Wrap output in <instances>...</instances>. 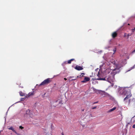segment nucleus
<instances>
[{"mask_svg": "<svg viewBox=\"0 0 135 135\" xmlns=\"http://www.w3.org/2000/svg\"><path fill=\"white\" fill-rule=\"evenodd\" d=\"M107 65L110 66L111 69V66H114L115 69L113 70L110 74V76L108 78H107L106 80L109 82L110 83L113 84V81L114 80V75L116 74L119 73V72L118 65L115 63V61L112 62H108L107 63Z\"/></svg>", "mask_w": 135, "mask_h": 135, "instance_id": "obj_1", "label": "nucleus"}, {"mask_svg": "<svg viewBox=\"0 0 135 135\" xmlns=\"http://www.w3.org/2000/svg\"><path fill=\"white\" fill-rule=\"evenodd\" d=\"M122 89H123L124 90L123 93L124 95L126 94H128L129 91H130V93H131V90L132 89L131 86L129 87H124L121 88Z\"/></svg>", "mask_w": 135, "mask_h": 135, "instance_id": "obj_2", "label": "nucleus"}, {"mask_svg": "<svg viewBox=\"0 0 135 135\" xmlns=\"http://www.w3.org/2000/svg\"><path fill=\"white\" fill-rule=\"evenodd\" d=\"M28 115L29 116L31 117L32 118L33 117V115L31 112V110L29 109L26 110V113L24 115V116L25 117H28Z\"/></svg>", "mask_w": 135, "mask_h": 135, "instance_id": "obj_3", "label": "nucleus"}, {"mask_svg": "<svg viewBox=\"0 0 135 135\" xmlns=\"http://www.w3.org/2000/svg\"><path fill=\"white\" fill-rule=\"evenodd\" d=\"M52 81V79L48 78L44 80L40 84H45L50 83Z\"/></svg>", "mask_w": 135, "mask_h": 135, "instance_id": "obj_4", "label": "nucleus"}, {"mask_svg": "<svg viewBox=\"0 0 135 135\" xmlns=\"http://www.w3.org/2000/svg\"><path fill=\"white\" fill-rule=\"evenodd\" d=\"M129 91L128 94H126V97L123 100L126 103H127V101L126 100L131 97L132 95L131 93H130V91Z\"/></svg>", "mask_w": 135, "mask_h": 135, "instance_id": "obj_5", "label": "nucleus"}, {"mask_svg": "<svg viewBox=\"0 0 135 135\" xmlns=\"http://www.w3.org/2000/svg\"><path fill=\"white\" fill-rule=\"evenodd\" d=\"M93 90L96 92L97 94H103V91H102L101 90H99L95 89L94 88H92Z\"/></svg>", "mask_w": 135, "mask_h": 135, "instance_id": "obj_6", "label": "nucleus"}, {"mask_svg": "<svg viewBox=\"0 0 135 135\" xmlns=\"http://www.w3.org/2000/svg\"><path fill=\"white\" fill-rule=\"evenodd\" d=\"M75 69L78 70H81L83 69V68L82 66H81L78 65H77L75 68Z\"/></svg>", "mask_w": 135, "mask_h": 135, "instance_id": "obj_7", "label": "nucleus"}, {"mask_svg": "<svg viewBox=\"0 0 135 135\" xmlns=\"http://www.w3.org/2000/svg\"><path fill=\"white\" fill-rule=\"evenodd\" d=\"M56 103H58V105H56V106H57L58 107H60L61 106V105L62 104V101L61 100H59L56 101L55 102Z\"/></svg>", "mask_w": 135, "mask_h": 135, "instance_id": "obj_8", "label": "nucleus"}, {"mask_svg": "<svg viewBox=\"0 0 135 135\" xmlns=\"http://www.w3.org/2000/svg\"><path fill=\"white\" fill-rule=\"evenodd\" d=\"M90 80V78L89 77H85L83 80L81 82L83 83H85L86 82L89 81Z\"/></svg>", "mask_w": 135, "mask_h": 135, "instance_id": "obj_9", "label": "nucleus"}, {"mask_svg": "<svg viewBox=\"0 0 135 135\" xmlns=\"http://www.w3.org/2000/svg\"><path fill=\"white\" fill-rule=\"evenodd\" d=\"M117 35V33L116 32H114L112 33V37L113 38H114L116 37Z\"/></svg>", "mask_w": 135, "mask_h": 135, "instance_id": "obj_10", "label": "nucleus"}, {"mask_svg": "<svg viewBox=\"0 0 135 135\" xmlns=\"http://www.w3.org/2000/svg\"><path fill=\"white\" fill-rule=\"evenodd\" d=\"M103 94L105 95V96H106V97H111V96L108 93H107L103 91Z\"/></svg>", "mask_w": 135, "mask_h": 135, "instance_id": "obj_11", "label": "nucleus"}, {"mask_svg": "<svg viewBox=\"0 0 135 135\" xmlns=\"http://www.w3.org/2000/svg\"><path fill=\"white\" fill-rule=\"evenodd\" d=\"M9 130H12L13 132L15 133H17L16 132L15 130L13 128V127L11 126L8 128Z\"/></svg>", "mask_w": 135, "mask_h": 135, "instance_id": "obj_12", "label": "nucleus"}, {"mask_svg": "<svg viewBox=\"0 0 135 135\" xmlns=\"http://www.w3.org/2000/svg\"><path fill=\"white\" fill-rule=\"evenodd\" d=\"M34 91H32L31 92H30L28 94V96L30 97L32 95L34 94Z\"/></svg>", "mask_w": 135, "mask_h": 135, "instance_id": "obj_13", "label": "nucleus"}, {"mask_svg": "<svg viewBox=\"0 0 135 135\" xmlns=\"http://www.w3.org/2000/svg\"><path fill=\"white\" fill-rule=\"evenodd\" d=\"M85 74V73H80V74L78 76V77H83L84 75Z\"/></svg>", "mask_w": 135, "mask_h": 135, "instance_id": "obj_14", "label": "nucleus"}, {"mask_svg": "<svg viewBox=\"0 0 135 135\" xmlns=\"http://www.w3.org/2000/svg\"><path fill=\"white\" fill-rule=\"evenodd\" d=\"M116 109V107H114L113 108H112V109L109 110L108 111V112H111L114 110H115Z\"/></svg>", "mask_w": 135, "mask_h": 135, "instance_id": "obj_15", "label": "nucleus"}, {"mask_svg": "<svg viewBox=\"0 0 135 135\" xmlns=\"http://www.w3.org/2000/svg\"><path fill=\"white\" fill-rule=\"evenodd\" d=\"M132 119L130 120V122H127V124L126 125V127H127L129 124H131L132 123Z\"/></svg>", "mask_w": 135, "mask_h": 135, "instance_id": "obj_16", "label": "nucleus"}, {"mask_svg": "<svg viewBox=\"0 0 135 135\" xmlns=\"http://www.w3.org/2000/svg\"><path fill=\"white\" fill-rule=\"evenodd\" d=\"M74 60V59H71L70 60L68 61V64H70L71 63L72 61H73Z\"/></svg>", "mask_w": 135, "mask_h": 135, "instance_id": "obj_17", "label": "nucleus"}, {"mask_svg": "<svg viewBox=\"0 0 135 135\" xmlns=\"http://www.w3.org/2000/svg\"><path fill=\"white\" fill-rule=\"evenodd\" d=\"M20 95L21 96H23L25 95V94L24 93H23L22 92L20 91L19 92Z\"/></svg>", "mask_w": 135, "mask_h": 135, "instance_id": "obj_18", "label": "nucleus"}, {"mask_svg": "<svg viewBox=\"0 0 135 135\" xmlns=\"http://www.w3.org/2000/svg\"><path fill=\"white\" fill-rule=\"evenodd\" d=\"M99 80H106L105 78H100Z\"/></svg>", "mask_w": 135, "mask_h": 135, "instance_id": "obj_19", "label": "nucleus"}, {"mask_svg": "<svg viewBox=\"0 0 135 135\" xmlns=\"http://www.w3.org/2000/svg\"><path fill=\"white\" fill-rule=\"evenodd\" d=\"M110 70L109 69H107L106 70V72L107 73H110L109 71Z\"/></svg>", "mask_w": 135, "mask_h": 135, "instance_id": "obj_20", "label": "nucleus"}, {"mask_svg": "<svg viewBox=\"0 0 135 135\" xmlns=\"http://www.w3.org/2000/svg\"><path fill=\"white\" fill-rule=\"evenodd\" d=\"M116 48H115L113 50V51H114V52L113 53V54H114L115 52H116Z\"/></svg>", "mask_w": 135, "mask_h": 135, "instance_id": "obj_21", "label": "nucleus"}, {"mask_svg": "<svg viewBox=\"0 0 135 135\" xmlns=\"http://www.w3.org/2000/svg\"><path fill=\"white\" fill-rule=\"evenodd\" d=\"M134 30H135V28H134L133 29H132V31L133 32H134Z\"/></svg>", "mask_w": 135, "mask_h": 135, "instance_id": "obj_22", "label": "nucleus"}, {"mask_svg": "<svg viewBox=\"0 0 135 135\" xmlns=\"http://www.w3.org/2000/svg\"><path fill=\"white\" fill-rule=\"evenodd\" d=\"M46 94V93H45L43 95H42V97L43 98H44L45 97V94Z\"/></svg>", "mask_w": 135, "mask_h": 135, "instance_id": "obj_23", "label": "nucleus"}, {"mask_svg": "<svg viewBox=\"0 0 135 135\" xmlns=\"http://www.w3.org/2000/svg\"><path fill=\"white\" fill-rule=\"evenodd\" d=\"M21 129H23L24 128L23 127H22V126H20V127H19Z\"/></svg>", "mask_w": 135, "mask_h": 135, "instance_id": "obj_24", "label": "nucleus"}, {"mask_svg": "<svg viewBox=\"0 0 135 135\" xmlns=\"http://www.w3.org/2000/svg\"><path fill=\"white\" fill-rule=\"evenodd\" d=\"M96 108H97V107L95 106V107H92L91 108V109H95Z\"/></svg>", "mask_w": 135, "mask_h": 135, "instance_id": "obj_25", "label": "nucleus"}, {"mask_svg": "<svg viewBox=\"0 0 135 135\" xmlns=\"http://www.w3.org/2000/svg\"><path fill=\"white\" fill-rule=\"evenodd\" d=\"M25 99V98H22L21 99V101H23Z\"/></svg>", "mask_w": 135, "mask_h": 135, "instance_id": "obj_26", "label": "nucleus"}, {"mask_svg": "<svg viewBox=\"0 0 135 135\" xmlns=\"http://www.w3.org/2000/svg\"><path fill=\"white\" fill-rule=\"evenodd\" d=\"M131 34H128L127 36V37H128H128L129 36H131Z\"/></svg>", "mask_w": 135, "mask_h": 135, "instance_id": "obj_27", "label": "nucleus"}, {"mask_svg": "<svg viewBox=\"0 0 135 135\" xmlns=\"http://www.w3.org/2000/svg\"><path fill=\"white\" fill-rule=\"evenodd\" d=\"M131 101V99H129L128 100V104H130V102Z\"/></svg>", "mask_w": 135, "mask_h": 135, "instance_id": "obj_28", "label": "nucleus"}, {"mask_svg": "<svg viewBox=\"0 0 135 135\" xmlns=\"http://www.w3.org/2000/svg\"><path fill=\"white\" fill-rule=\"evenodd\" d=\"M132 127L133 128H135V124H134L133 125Z\"/></svg>", "mask_w": 135, "mask_h": 135, "instance_id": "obj_29", "label": "nucleus"}, {"mask_svg": "<svg viewBox=\"0 0 135 135\" xmlns=\"http://www.w3.org/2000/svg\"><path fill=\"white\" fill-rule=\"evenodd\" d=\"M98 102H94L93 103V104H95L96 103H98Z\"/></svg>", "mask_w": 135, "mask_h": 135, "instance_id": "obj_30", "label": "nucleus"}, {"mask_svg": "<svg viewBox=\"0 0 135 135\" xmlns=\"http://www.w3.org/2000/svg\"><path fill=\"white\" fill-rule=\"evenodd\" d=\"M124 37H126V33H125L124 34Z\"/></svg>", "mask_w": 135, "mask_h": 135, "instance_id": "obj_31", "label": "nucleus"}, {"mask_svg": "<svg viewBox=\"0 0 135 135\" xmlns=\"http://www.w3.org/2000/svg\"><path fill=\"white\" fill-rule=\"evenodd\" d=\"M16 134L17 135H21L20 134L18 133L17 132V133H16Z\"/></svg>", "mask_w": 135, "mask_h": 135, "instance_id": "obj_32", "label": "nucleus"}, {"mask_svg": "<svg viewBox=\"0 0 135 135\" xmlns=\"http://www.w3.org/2000/svg\"><path fill=\"white\" fill-rule=\"evenodd\" d=\"M64 88L63 87H61V89H62V90Z\"/></svg>", "mask_w": 135, "mask_h": 135, "instance_id": "obj_33", "label": "nucleus"}, {"mask_svg": "<svg viewBox=\"0 0 135 135\" xmlns=\"http://www.w3.org/2000/svg\"><path fill=\"white\" fill-rule=\"evenodd\" d=\"M61 134L62 135H64L63 133V132H62L61 133Z\"/></svg>", "mask_w": 135, "mask_h": 135, "instance_id": "obj_34", "label": "nucleus"}, {"mask_svg": "<svg viewBox=\"0 0 135 135\" xmlns=\"http://www.w3.org/2000/svg\"><path fill=\"white\" fill-rule=\"evenodd\" d=\"M132 52H135V49Z\"/></svg>", "mask_w": 135, "mask_h": 135, "instance_id": "obj_35", "label": "nucleus"}, {"mask_svg": "<svg viewBox=\"0 0 135 135\" xmlns=\"http://www.w3.org/2000/svg\"><path fill=\"white\" fill-rule=\"evenodd\" d=\"M99 72H98V76H99Z\"/></svg>", "mask_w": 135, "mask_h": 135, "instance_id": "obj_36", "label": "nucleus"}, {"mask_svg": "<svg viewBox=\"0 0 135 135\" xmlns=\"http://www.w3.org/2000/svg\"><path fill=\"white\" fill-rule=\"evenodd\" d=\"M64 79L65 80H67V79L66 78H64Z\"/></svg>", "mask_w": 135, "mask_h": 135, "instance_id": "obj_37", "label": "nucleus"}, {"mask_svg": "<svg viewBox=\"0 0 135 135\" xmlns=\"http://www.w3.org/2000/svg\"><path fill=\"white\" fill-rule=\"evenodd\" d=\"M84 110V109H82V111H83Z\"/></svg>", "mask_w": 135, "mask_h": 135, "instance_id": "obj_38", "label": "nucleus"}, {"mask_svg": "<svg viewBox=\"0 0 135 135\" xmlns=\"http://www.w3.org/2000/svg\"><path fill=\"white\" fill-rule=\"evenodd\" d=\"M135 117V115L133 117H132V118H133L134 117Z\"/></svg>", "mask_w": 135, "mask_h": 135, "instance_id": "obj_39", "label": "nucleus"}, {"mask_svg": "<svg viewBox=\"0 0 135 135\" xmlns=\"http://www.w3.org/2000/svg\"><path fill=\"white\" fill-rule=\"evenodd\" d=\"M134 68V66H133V68Z\"/></svg>", "mask_w": 135, "mask_h": 135, "instance_id": "obj_40", "label": "nucleus"}, {"mask_svg": "<svg viewBox=\"0 0 135 135\" xmlns=\"http://www.w3.org/2000/svg\"><path fill=\"white\" fill-rule=\"evenodd\" d=\"M113 85H111V86H112V87H113Z\"/></svg>", "mask_w": 135, "mask_h": 135, "instance_id": "obj_41", "label": "nucleus"}, {"mask_svg": "<svg viewBox=\"0 0 135 135\" xmlns=\"http://www.w3.org/2000/svg\"><path fill=\"white\" fill-rule=\"evenodd\" d=\"M90 116H91V117H92V116L91 115V114H90Z\"/></svg>", "mask_w": 135, "mask_h": 135, "instance_id": "obj_42", "label": "nucleus"}, {"mask_svg": "<svg viewBox=\"0 0 135 135\" xmlns=\"http://www.w3.org/2000/svg\"><path fill=\"white\" fill-rule=\"evenodd\" d=\"M38 85V86H40L41 85Z\"/></svg>", "mask_w": 135, "mask_h": 135, "instance_id": "obj_43", "label": "nucleus"}, {"mask_svg": "<svg viewBox=\"0 0 135 135\" xmlns=\"http://www.w3.org/2000/svg\"><path fill=\"white\" fill-rule=\"evenodd\" d=\"M126 133H127V129H126Z\"/></svg>", "mask_w": 135, "mask_h": 135, "instance_id": "obj_44", "label": "nucleus"}, {"mask_svg": "<svg viewBox=\"0 0 135 135\" xmlns=\"http://www.w3.org/2000/svg\"><path fill=\"white\" fill-rule=\"evenodd\" d=\"M128 25H130L129 24V23H128Z\"/></svg>", "mask_w": 135, "mask_h": 135, "instance_id": "obj_45", "label": "nucleus"}, {"mask_svg": "<svg viewBox=\"0 0 135 135\" xmlns=\"http://www.w3.org/2000/svg\"><path fill=\"white\" fill-rule=\"evenodd\" d=\"M21 87V88H23V87Z\"/></svg>", "mask_w": 135, "mask_h": 135, "instance_id": "obj_46", "label": "nucleus"}, {"mask_svg": "<svg viewBox=\"0 0 135 135\" xmlns=\"http://www.w3.org/2000/svg\"><path fill=\"white\" fill-rule=\"evenodd\" d=\"M32 89V90H33V89Z\"/></svg>", "mask_w": 135, "mask_h": 135, "instance_id": "obj_47", "label": "nucleus"}]
</instances>
